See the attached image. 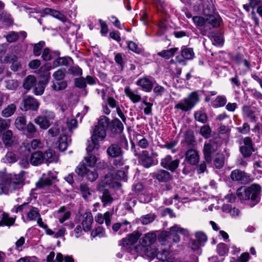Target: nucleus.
Listing matches in <instances>:
<instances>
[{
	"mask_svg": "<svg viewBox=\"0 0 262 262\" xmlns=\"http://www.w3.org/2000/svg\"><path fill=\"white\" fill-rule=\"evenodd\" d=\"M260 191V186L259 184H253L248 187H241L238 188L236 195L240 200L249 201V205L252 207L259 202Z\"/></svg>",
	"mask_w": 262,
	"mask_h": 262,
	"instance_id": "1",
	"label": "nucleus"
},
{
	"mask_svg": "<svg viewBox=\"0 0 262 262\" xmlns=\"http://www.w3.org/2000/svg\"><path fill=\"white\" fill-rule=\"evenodd\" d=\"M25 171H21L17 174L11 176L0 184V195L8 194L23 187L25 180Z\"/></svg>",
	"mask_w": 262,
	"mask_h": 262,
	"instance_id": "2",
	"label": "nucleus"
},
{
	"mask_svg": "<svg viewBox=\"0 0 262 262\" xmlns=\"http://www.w3.org/2000/svg\"><path fill=\"white\" fill-rule=\"evenodd\" d=\"M106 187H113L114 184L113 183L112 178L111 176H106L104 178L101 180L98 184V189L100 191H102V195L101 197V201L103 203L104 206L111 203L113 199L111 196L108 190L104 189Z\"/></svg>",
	"mask_w": 262,
	"mask_h": 262,
	"instance_id": "3",
	"label": "nucleus"
},
{
	"mask_svg": "<svg viewBox=\"0 0 262 262\" xmlns=\"http://www.w3.org/2000/svg\"><path fill=\"white\" fill-rule=\"evenodd\" d=\"M199 101V95L196 92L191 93L188 96L180 101L174 106V108L187 112L193 108Z\"/></svg>",
	"mask_w": 262,
	"mask_h": 262,
	"instance_id": "4",
	"label": "nucleus"
},
{
	"mask_svg": "<svg viewBox=\"0 0 262 262\" xmlns=\"http://www.w3.org/2000/svg\"><path fill=\"white\" fill-rule=\"evenodd\" d=\"M12 211L15 213L24 212L27 214V218L30 221L37 220L40 216L38 208L29 205L27 203H24L17 207L13 208Z\"/></svg>",
	"mask_w": 262,
	"mask_h": 262,
	"instance_id": "5",
	"label": "nucleus"
},
{
	"mask_svg": "<svg viewBox=\"0 0 262 262\" xmlns=\"http://www.w3.org/2000/svg\"><path fill=\"white\" fill-rule=\"evenodd\" d=\"M66 70L64 69H60L55 72L53 74V77L57 81V82H54L52 85V89L59 91L64 90L67 87V83L66 81H62L65 77Z\"/></svg>",
	"mask_w": 262,
	"mask_h": 262,
	"instance_id": "6",
	"label": "nucleus"
},
{
	"mask_svg": "<svg viewBox=\"0 0 262 262\" xmlns=\"http://www.w3.org/2000/svg\"><path fill=\"white\" fill-rule=\"evenodd\" d=\"M179 234L188 236L189 235V231L187 229L181 228L178 225H174L170 227L169 232H165L162 233L165 236H169L170 238H172L173 241L175 243H178L180 241Z\"/></svg>",
	"mask_w": 262,
	"mask_h": 262,
	"instance_id": "7",
	"label": "nucleus"
},
{
	"mask_svg": "<svg viewBox=\"0 0 262 262\" xmlns=\"http://www.w3.org/2000/svg\"><path fill=\"white\" fill-rule=\"evenodd\" d=\"M76 172L78 175L85 177L91 182L95 181L98 177V174L95 170L90 169L84 165L78 166L76 169Z\"/></svg>",
	"mask_w": 262,
	"mask_h": 262,
	"instance_id": "8",
	"label": "nucleus"
},
{
	"mask_svg": "<svg viewBox=\"0 0 262 262\" xmlns=\"http://www.w3.org/2000/svg\"><path fill=\"white\" fill-rule=\"evenodd\" d=\"M39 106V103L35 98L31 96H27L23 99L20 108L24 111L29 110L36 111Z\"/></svg>",
	"mask_w": 262,
	"mask_h": 262,
	"instance_id": "9",
	"label": "nucleus"
},
{
	"mask_svg": "<svg viewBox=\"0 0 262 262\" xmlns=\"http://www.w3.org/2000/svg\"><path fill=\"white\" fill-rule=\"evenodd\" d=\"M180 161L178 159L172 160L170 155L166 156L161 160L160 164L163 168L174 171L179 166Z\"/></svg>",
	"mask_w": 262,
	"mask_h": 262,
	"instance_id": "10",
	"label": "nucleus"
},
{
	"mask_svg": "<svg viewBox=\"0 0 262 262\" xmlns=\"http://www.w3.org/2000/svg\"><path fill=\"white\" fill-rule=\"evenodd\" d=\"M142 250L147 256L151 258L157 257L158 259L161 260H164V259L166 258V255L168 253L166 250H164L162 253H161L160 251L157 252L156 249L151 248L150 246L143 247Z\"/></svg>",
	"mask_w": 262,
	"mask_h": 262,
	"instance_id": "11",
	"label": "nucleus"
},
{
	"mask_svg": "<svg viewBox=\"0 0 262 262\" xmlns=\"http://www.w3.org/2000/svg\"><path fill=\"white\" fill-rule=\"evenodd\" d=\"M230 177L233 181H239L242 183H247L250 181L249 176L245 172L239 169L232 171Z\"/></svg>",
	"mask_w": 262,
	"mask_h": 262,
	"instance_id": "12",
	"label": "nucleus"
},
{
	"mask_svg": "<svg viewBox=\"0 0 262 262\" xmlns=\"http://www.w3.org/2000/svg\"><path fill=\"white\" fill-rule=\"evenodd\" d=\"M185 160L190 165H196L200 161L198 151L194 149H190L185 153Z\"/></svg>",
	"mask_w": 262,
	"mask_h": 262,
	"instance_id": "13",
	"label": "nucleus"
},
{
	"mask_svg": "<svg viewBox=\"0 0 262 262\" xmlns=\"http://www.w3.org/2000/svg\"><path fill=\"white\" fill-rule=\"evenodd\" d=\"M56 178V176L53 172L49 171L47 174H43L42 177L36 183V186L38 188H42L51 185L52 180Z\"/></svg>",
	"mask_w": 262,
	"mask_h": 262,
	"instance_id": "14",
	"label": "nucleus"
},
{
	"mask_svg": "<svg viewBox=\"0 0 262 262\" xmlns=\"http://www.w3.org/2000/svg\"><path fill=\"white\" fill-rule=\"evenodd\" d=\"M93 223V217L90 212H85L82 216L81 224L83 230L84 232H87L91 229L92 225Z\"/></svg>",
	"mask_w": 262,
	"mask_h": 262,
	"instance_id": "15",
	"label": "nucleus"
},
{
	"mask_svg": "<svg viewBox=\"0 0 262 262\" xmlns=\"http://www.w3.org/2000/svg\"><path fill=\"white\" fill-rule=\"evenodd\" d=\"M140 236L139 233L134 232L128 235L126 238L122 239L119 244L124 247L133 245L137 242Z\"/></svg>",
	"mask_w": 262,
	"mask_h": 262,
	"instance_id": "16",
	"label": "nucleus"
},
{
	"mask_svg": "<svg viewBox=\"0 0 262 262\" xmlns=\"http://www.w3.org/2000/svg\"><path fill=\"white\" fill-rule=\"evenodd\" d=\"M153 177H155L160 182H166L171 180L172 178L170 173L165 170L160 169L153 173Z\"/></svg>",
	"mask_w": 262,
	"mask_h": 262,
	"instance_id": "17",
	"label": "nucleus"
},
{
	"mask_svg": "<svg viewBox=\"0 0 262 262\" xmlns=\"http://www.w3.org/2000/svg\"><path fill=\"white\" fill-rule=\"evenodd\" d=\"M157 239L156 232L146 233L141 239L140 243L143 247H149L153 244Z\"/></svg>",
	"mask_w": 262,
	"mask_h": 262,
	"instance_id": "18",
	"label": "nucleus"
},
{
	"mask_svg": "<svg viewBox=\"0 0 262 262\" xmlns=\"http://www.w3.org/2000/svg\"><path fill=\"white\" fill-rule=\"evenodd\" d=\"M1 60L2 62H9L12 64L11 69L16 71L20 67V63L17 61V57L14 54H10L5 57H1Z\"/></svg>",
	"mask_w": 262,
	"mask_h": 262,
	"instance_id": "19",
	"label": "nucleus"
},
{
	"mask_svg": "<svg viewBox=\"0 0 262 262\" xmlns=\"http://www.w3.org/2000/svg\"><path fill=\"white\" fill-rule=\"evenodd\" d=\"M71 215V211L64 206L61 207L56 213V217L61 224L70 219Z\"/></svg>",
	"mask_w": 262,
	"mask_h": 262,
	"instance_id": "20",
	"label": "nucleus"
},
{
	"mask_svg": "<svg viewBox=\"0 0 262 262\" xmlns=\"http://www.w3.org/2000/svg\"><path fill=\"white\" fill-rule=\"evenodd\" d=\"M106 137V130L104 129L100 128L95 126L92 133L91 140L96 142H99L103 140Z\"/></svg>",
	"mask_w": 262,
	"mask_h": 262,
	"instance_id": "21",
	"label": "nucleus"
},
{
	"mask_svg": "<svg viewBox=\"0 0 262 262\" xmlns=\"http://www.w3.org/2000/svg\"><path fill=\"white\" fill-rule=\"evenodd\" d=\"M136 84L140 86L142 90L146 92H150L153 87L152 82L146 77L139 79L137 81Z\"/></svg>",
	"mask_w": 262,
	"mask_h": 262,
	"instance_id": "22",
	"label": "nucleus"
},
{
	"mask_svg": "<svg viewBox=\"0 0 262 262\" xmlns=\"http://www.w3.org/2000/svg\"><path fill=\"white\" fill-rule=\"evenodd\" d=\"M114 91L111 88H107L105 89H103L102 90V98L103 99H105V96H108L107 102L109 105L112 107L114 108L116 106V102L115 100L113 98L114 95Z\"/></svg>",
	"mask_w": 262,
	"mask_h": 262,
	"instance_id": "23",
	"label": "nucleus"
},
{
	"mask_svg": "<svg viewBox=\"0 0 262 262\" xmlns=\"http://www.w3.org/2000/svg\"><path fill=\"white\" fill-rule=\"evenodd\" d=\"M112 213L109 211L106 212L104 214L98 213L95 217V221L100 224H102L105 221V224L107 226H109L111 223V216Z\"/></svg>",
	"mask_w": 262,
	"mask_h": 262,
	"instance_id": "24",
	"label": "nucleus"
},
{
	"mask_svg": "<svg viewBox=\"0 0 262 262\" xmlns=\"http://www.w3.org/2000/svg\"><path fill=\"white\" fill-rule=\"evenodd\" d=\"M139 158L141 164L146 168H148L153 165V160L146 150L142 152Z\"/></svg>",
	"mask_w": 262,
	"mask_h": 262,
	"instance_id": "25",
	"label": "nucleus"
},
{
	"mask_svg": "<svg viewBox=\"0 0 262 262\" xmlns=\"http://www.w3.org/2000/svg\"><path fill=\"white\" fill-rule=\"evenodd\" d=\"M50 78V75L47 76L45 81H40L38 83L35 84V87L33 90V93L36 95H41L45 91V87L48 84Z\"/></svg>",
	"mask_w": 262,
	"mask_h": 262,
	"instance_id": "26",
	"label": "nucleus"
},
{
	"mask_svg": "<svg viewBox=\"0 0 262 262\" xmlns=\"http://www.w3.org/2000/svg\"><path fill=\"white\" fill-rule=\"evenodd\" d=\"M107 155L113 158L122 156L123 152L121 147L117 144H113L107 149Z\"/></svg>",
	"mask_w": 262,
	"mask_h": 262,
	"instance_id": "27",
	"label": "nucleus"
},
{
	"mask_svg": "<svg viewBox=\"0 0 262 262\" xmlns=\"http://www.w3.org/2000/svg\"><path fill=\"white\" fill-rule=\"evenodd\" d=\"M43 11L46 14L50 15L62 22H66L68 20L66 16L58 11L51 8H46L44 9Z\"/></svg>",
	"mask_w": 262,
	"mask_h": 262,
	"instance_id": "28",
	"label": "nucleus"
},
{
	"mask_svg": "<svg viewBox=\"0 0 262 262\" xmlns=\"http://www.w3.org/2000/svg\"><path fill=\"white\" fill-rule=\"evenodd\" d=\"M30 161L33 165L37 166L40 164L44 161L43 154L41 151L34 152L31 155Z\"/></svg>",
	"mask_w": 262,
	"mask_h": 262,
	"instance_id": "29",
	"label": "nucleus"
},
{
	"mask_svg": "<svg viewBox=\"0 0 262 262\" xmlns=\"http://www.w3.org/2000/svg\"><path fill=\"white\" fill-rule=\"evenodd\" d=\"M207 26L210 25L213 28H216L220 26L221 18L219 15H209L206 17Z\"/></svg>",
	"mask_w": 262,
	"mask_h": 262,
	"instance_id": "30",
	"label": "nucleus"
},
{
	"mask_svg": "<svg viewBox=\"0 0 262 262\" xmlns=\"http://www.w3.org/2000/svg\"><path fill=\"white\" fill-rule=\"evenodd\" d=\"M124 92L126 96L128 97L133 103H137L141 100V97L138 95L137 92L132 91L129 87H125Z\"/></svg>",
	"mask_w": 262,
	"mask_h": 262,
	"instance_id": "31",
	"label": "nucleus"
},
{
	"mask_svg": "<svg viewBox=\"0 0 262 262\" xmlns=\"http://www.w3.org/2000/svg\"><path fill=\"white\" fill-rule=\"evenodd\" d=\"M17 108L16 105L12 103L7 105L1 112V115L3 117L8 118L12 116L16 112Z\"/></svg>",
	"mask_w": 262,
	"mask_h": 262,
	"instance_id": "32",
	"label": "nucleus"
},
{
	"mask_svg": "<svg viewBox=\"0 0 262 262\" xmlns=\"http://www.w3.org/2000/svg\"><path fill=\"white\" fill-rule=\"evenodd\" d=\"M178 50V48H170L168 50H164L158 53V55L161 56L166 59H169L173 57Z\"/></svg>",
	"mask_w": 262,
	"mask_h": 262,
	"instance_id": "33",
	"label": "nucleus"
},
{
	"mask_svg": "<svg viewBox=\"0 0 262 262\" xmlns=\"http://www.w3.org/2000/svg\"><path fill=\"white\" fill-rule=\"evenodd\" d=\"M26 122V117L23 116H18L15 120L14 125L18 130L25 131Z\"/></svg>",
	"mask_w": 262,
	"mask_h": 262,
	"instance_id": "34",
	"label": "nucleus"
},
{
	"mask_svg": "<svg viewBox=\"0 0 262 262\" xmlns=\"http://www.w3.org/2000/svg\"><path fill=\"white\" fill-rule=\"evenodd\" d=\"M43 156L44 160H45L48 163H56L58 161V156L51 149H49L43 155Z\"/></svg>",
	"mask_w": 262,
	"mask_h": 262,
	"instance_id": "35",
	"label": "nucleus"
},
{
	"mask_svg": "<svg viewBox=\"0 0 262 262\" xmlns=\"http://www.w3.org/2000/svg\"><path fill=\"white\" fill-rule=\"evenodd\" d=\"M36 82V78L33 75H29L24 80L23 86L25 89L30 90Z\"/></svg>",
	"mask_w": 262,
	"mask_h": 262,
	"instance_id": "36",
	"label": "nucleus"
},
{
	"mask_svg": "<svg viewBox=\"0 0 262 262\" xmlns=\"http://www.w3.org/2000/svg\"><path fill=\"white\" fill-rule=\"evenodd\" d=\"M35 122L38 124L40 127L43 129H47L50 125V121L48 119L42 116H38L35 119Z\"/></svg>",
	"mask_w": 262,
	"mask_h": 262,
	"instance_id": "37",
	"label": "nucleus"
},
{
	"mask_svg": "<svg viewBox=\"0 0 262 262\" xmlns=\"http://www.w3.org/2000/svg\"><path fill=\"white\" fill-rule=\"evenodd\" d=\"M222 210L224 212L229 213L232 216L235 217L239 214V211L235 207L232 208L230 205L224 204L222 206Z\"/></svg>",
	"mask_w": 262,
	"mask_h": 262,
	"instance_id": "38",
	"label": "nucleus"
},
{
	"mask_svg": "<svg viewBox=\"0 0 262 262\" xmlns=\"http://www.w3.org/2000/svg\"><path fill=\"white\" fill-rule=\"evenodd\" d=\"M181 55L185 59L191 60L193 58L194 53L192 49L183 47L182 48Z\"/></svg>",
	"mask_w": 262,
	"mask_h": 262,
	"instance_id": "39",
	"label": "nucleus"
},
{
	"mask_svg": "<svg viewBox=\"0 0 262 262\" xmlns=\"http://www.w3.org/2000/svg\"><path fill=\"white\" fill-rule=\"evenodd\" d=\"M3 140L6 146H11L13 142L12 132L8 130L5 132L3 135Z\"/></svg>",
	"mask_w": 262,
	"mask_h": 262,
	"instance_id": "40",
	"label": "nucleus"
},
{
	"mask_svg": "<svg viewBox=\"0 0 262 262\" xmlns=\"http://www.w3.org/2000/svg\"><path fill=\"white\" fill-rule=\"evenodd\" d=\"M195 119L200 122L205 123L207 120V117L203 108H201L194 114Z\"/></svg>",
	"mask_w": 262,
	"mask_h": 262,
	"instance_id": "41",
	"label": "nucleus"
},
{
	"mask_svg": "<svg viewBox=\"0 0 262 262\" xmlns=\"http://www.w3.org/2000/svg\"><path fill=\"white\" fill-rule=\"evenodd\" d=\"M68 136L64 133L62 136H60L58 140V148L61 151H64L69 144Z\"/></svg>",
	"mask_w": 262,
	"mask_h": 262,
	"instance_id": "42",
	"label": "nucleus"
},
{
	"mask_svg": "<svg viewBox=\"0 0 262 262\" xmlns=\"http://www.w3.org/2000/svg\"><path fill=\"white\" fill-rule=\"evenodd\" d=\"M212 152V146L210 144H205L203 152L206 162L209 163L211 161V153Z\"/></svg>",
	"mask_w": 262,
	"mask_h": 262,
	"instance_id": "43",
	"label": "nucleus"
},
{
	"mask_svg": "<svg viewBox=\"0 0 262 262\" xmlns=\"http://www.w3.org/2000/svg\"><path fill=\"white\" fill-rule=\"evenodd\" d=\"M227 102V99L224 96H218L213 102V106L214 107H221L224 106Z\"/></svg>",
	"mask_w": 262,
	"mask_h": 262,
	"instance_id": "44",
	"label": "nucleus"
},
{
	"mask_svg": "<svg viewBox=\"0 0 262 262\" xmlns=\"http://www.w3.org/2000/svg\"><path fill=\"white\" fill-rule=\"evenodd\" d=\"M109 124V119L104 116H102L100 117L98 120V125L95 126L98 127L100 128L106 130Z\"/></svg>",
	"mask_w": 262,
	"mask_h": 262,
	"instance_id": "45",
	"label": "nucleus"
},
{
	"mask_svg": "<svg viewBox=\"0 0 262 262\" xmlns=\"http://www.w3.org/2000/svg\"><path fill=\"white\" fill-rule=\"evenodd\" d=\"M193 21L194 24L198 27L202 29V28L207 26L206 19H204L201 16H194L193 17Z\"/></svg>",
	"mask_w": 262,
	"mask_h": 262,
	"instance_id": "46",
	"label": "nucleus"
},
{
	"mask_svg": "<svg viewBox=\"0 0 262 262\" xmlns=\"http://www.w3.org/2000/svg\"><path fill=\"white\" fill-rule=\"evenodd\" d=\"M1 215H2V223L3 226H10L12 225L14 222V219L10 217L7 213L5 212H0Z\"/></svg>",
	"mask_w": 262,
	"mask_h": 262,
	"instance_id": "47",
	"label": "nucleus"
},
{
	"mask_svg": "<svg viewBox=\"0 0 262 262\" xmlns=\"http://www.w3.org/2000/svg\"><path fill=\"white\" fill-rule=\"evenodd\" d=\"M85 160L88 166L93 167L95 166L98 159L95 156L88 154V156L85 158Z\"/></svg>",
	"mask_w": 262,
	"mask_h": 262,
	"instance_id": "48",
	"label": "nucleus"
},
{
	"mask_svg": "<svg viewBox=\"0 0 262 262\" xmlns=\"http://www.w3.org/2000/svg\"><path fill=\"white\" fill-rule=\"evenodd\" d=\"M80 189L84 199H88L91 195V191L86 184H81L80 186Z\"/></svg>",
	"mask_w": 262,
	"mask_h": 262,
	"instance_id": "49",
	"label": "nucleus"
},
{
	"mask_svg": "<svg viewBox=\"0 0 262 262\" xmlns=\"http://www.w3.org/2000/svg\"><path fill=\"white\" fill-rule=\"evenodd\" d=\"M55 260L57 262H74L73 258L70 256H63V255L60 253H58L56 255Z\"/></svg>",
	"mask_w": 262,
	"mask_h": 262,
	"instance_id": "50",
	"label": "nucleus"
},
{
	"mask_svg": "<svg viewBox=\"0 0 262 262\" xmlns=\"http://www.w3.org/2000/svg\"><path fill=\"white\" fill-rule=\"evenodd\" d=\"M229 251L227 246L224 243H220L217 246V251L219 254L223 256L226 255Z\"/></svg>",
	"mask_w": 262,
	"mask_h": 262,
	"instance_id": "51",
	"label": "nucleus"
},
{
	"mask_svg": "<svg viewBox=\"0 0 262 262\" xmlns=\"http://www.w3.org/2000/svg\"><path fill=\"white\" fill-rule=\"evenodd\" d=\"M99 148V142L96 141L94 142V141H92L91 143H90L86 148V150L88 154H91L92 152H95V150H97Z\"/></svg>",
	"mask_w": 262,
	"mask_h": 262,
	"instance_id": "52",
	"label": "nucleus"
},
{
	"mask_svg": "<svg viewBox=\"0 0 262 262\" xmlns=\"http://www.w3.org/2000/svg\"><path fill=\"white\" fill-rule=\"evenodd\" d=\"M45 45V42L43 41H40L34 45L33 53L35 56H38L40 55L41 50Z\"/></svg>",
	"mask_w": 262,
	"mask_h": 262,
	"instance_id": "53",
	"label": "nucleus"
},
{
	"mask_svg": "<svg viewBox=\"0 0 262 262\" xmlns=\"http://www.w3.org/2000/svg\"><path fill=\"white\" fill-rule=\"evenodd\" d=\"M155 219V215L154 214H147L140 218L141 222L144 225H147L152 222Z\"/></svg>",
	"mask_w": 262,
	"mask_h": 262,
	"instance_id": "54",
	"label": "nucleus"
},
{
	"mask_svg": "<svg viewBox=\"0 0 262 262\" xmlns=\"http://www.w3.org/2000/svg\"><path fill=\"white\" fill-rule=\"evenodd\" d=\"M212 43L215 46H222L223 44V38L221 36L212 34L210 36Z\"/></svg>",
	"mask_w": 262,
	"mask_h": 262,
	"instance_id": "55",
	"label": "nucleus"
},
{
	"mask_svg": "<svg viewBox=\"0 0 262 262\" xmlns=\"http://www.w3.org/2000/svg\"><path fill=\"white\" fill-rule=\"evenodd\" d=\"M83 227L80 225H77L71 232V235L76 238H78L83 234Z\"/></svg>",
	"mask_w": 262,
	"mask_h": 262,
	"instance_id": "56",
	"label": "nucleus"
},
{
	"mask_svg": "<svg viewBox=\"0 0 262 262\" xmlns=\"http://www.w3.org/2000/svg\"><path fill=\"white\" fill-rule=\"evenodd\" d=\"M177 144L178 141L172 140L170 141L169 142L165 143L164 145L162 146V147L166 149L171 150L172 153H175L177 151V150L175 149L174 148L177 145Z\"/></svg>",
	"mask_w": 262,
	"mask_h": 262,
	"instance_id": "57",
	"label": "nucleus"
},
{
	"mask_svg": "<svg viewBox=\"0 0 262 262\" xmlns=\"http://www.w3.org/2000/svg\"><path fill=\"white\" fill-rule=\"evenodd\" d=\"M114 59L117 64L122 69L125 64L123 55L121 53H117L115 54Z\"/></svg>",
	"mask_w": 262,
	"mask_h": 262,
	"instance_id": "58",
	"label": "nucleus"
},
{
	"mask_svg": "<svg viewBox=\"0 0 262 262\" xmlns=\"http://www.w3.org/2000/svg\"><path fill=\"white\" fill-rule=\"evenodd\" d=\"M211 132V129L208 125H204L200 129V134L205 138H208L210 137Z\"/></svg>",
	"mask_w": 262,
	"mask_h": 262,
	"instance_id": "59",
	"label": "nucleus"
},
{
	"mask_svg": "<svg viewBox=\"0 0 262 262\" xmlns=\"http://www.w3.org/2000/svg\"><path fill=\"white\" fill-rule=\"evenodd\" d=\"M104 234V230L101 227H98L91 232V236L93 237L96 236L102 237Z\"/></svg>",
	"mask_w": 262,
	"mask_h": 262,
	"instance_id": "60",
	"label": "nucleus"
},
{
	"mask_svg": "<svg viewBox=\"0 0 262 262\" xmlns=\"http://www.w3.org/2000/svg\"><path fill=\"white\" fill-rule=\"evenodd\" d=\"M127 47L130 50L136 53H139L141 52V50L138 47V46L132 41L127 42Z\"/></svg>",
	"mask_w": 262,
	"mask_h": 262,
	"instance_id": "61",
	"label": "nucleus"
},
{
	"mask_svg": "<svg viewBox=\"0 0 262 262\" xmlns=\"http://www.w3.org/2000/svg\"><path fill=\"white\" fill-rule=\"evenodd\" d=\"M195 236L198 240V242L200 243H204L207 240L206 235L204 232L201 231L196 232L195 234Z\"/></svg>",
	"mask_w": 262,
	"mask_h": 262,
	"instance_id": "62",
	"label": "nucleus"
},
{
	"mask_svg": "<svg viewBox=\"0 0 262 262\" xmlns=\"http://www.w3.org/2000/svg\"><path fill=\"white\" fill-rule=\"evenodd\" d=\"M18 86L17 81L9 79L6 81V88L10 90H15Z\"/></svg>",
	"mask_w": 262,
	"mask_h": 262,
	"instance_id": "63",
	"label": "nucleus"
},
{
	"mask_svg": "<svg viewBox=\"0 0 262 262\" xmlns=\"http://www.w3.org/2000/svg\"><path fill=\"white\" fill-rule=\"evenodd\" d=\"M16 262H39L38 259L35 257L26 256L21 257L17 260Z\"/></svg>",
	"mask_w": 262,
	"mask_h": 262,
	"instance_id": "64",
	"label": "nucleus"
}]
</instances>
